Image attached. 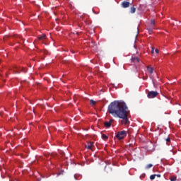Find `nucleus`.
<instances>
[{"instance_id": "9d476101", "label": "nucleus", "mask_w": 181, "mask_h": 181, "mask_svg": "<svg viewBox=\"0 0 181 181\" xmlns=\"http://www.w3.org/2000/svg\"><path fill=\"white\" fill-rule=\"evenodd\" d=\"M136 11V8L134 6L131 7L130 8L131 13H135Z\"/></svg>"}, {"instance_id": "6e6552de", "label": "nucleus", "mask_w": 181, "mask_h": 181, "mask_svg": "<svg viewBox=\"0 0 181 181\" xmlns=\"http://www.w3.org/2000/svg\"><path fill=\"white\" fill-rule=\"evenodd\" d=\"M147 70L150 74H153V67H147Z\"/></svg>"}, {"instance_id": "ddd939ff", "label": "nucleus", "mask_w": 181, "mask_h": 181, "mask_svg": "<svg viewBox=\"0 0 181 181\" xmlns=\"http://www.w3.org/2000/svg\"><path fill=\"white\" fill-rule=\"evenodd\" d=\"M155 177H156V175H151L150 176L151 180H153L155 179Z\"/></svg>"}, {"instance_id": "f8f14e48", "label": "nucleus", "mask_w": 181, "mask_h": 181, "mask_svg": "<svg viewBox=\"0 0 181 181\" xmlns=\"http://www.w3.org/2000/svg\"><path fill=\"white\" fill-rule=\"evenodd\" d=\"M108 139V136L105 135V134H102V139Z\"/></svg>"}, {"instance_id": "0eeeda50", "label": "nucleus", "mask_w": 181, "mask_h": 181, "mask_svg": "<svg viewBox=\"0 0 181 181\" xmlns=\"http://www.w3.org/2000/svg\"><path fill=\"white\" fill-rule=\"evenodd\" d=\"M132 63H139V58L138 57H132Z\"/></svg>"}, {"instance_id": "393cba45", "label": "nucleus", "mask_w": 181, "mask_h": 181, "mask_svg": "<svg viewBox=\"0 0 181 181\" xmlns=\"http://www.w3.org/2000/svg\"><path fill=\"white\" fill-rule=\"evenodd\" d=\"M151 52H152V53H154V52H155V51H154L153 49H152V50H151Z\"/></svg>"}, {"instance_id": "b1692460", "label": "nucleus", "mask_w": 181, "mask_h": 181, "mask_svg": "<svg viewBox=\"0 0 181 181\" xmlns=\"http://www.w3.org/2000/svg\"><path fill=\"white\" fill-rule=\"evenodd\" d=\"M156 176H157V177H160V175H156Z\"/></svg>"}, {"instance_id": "20e7f679", "label": "nucleus", "mask_w": 181, "mask_h": 181, "mask_svg": "<svg viewBox=\"0 0 181 181\" xmlns=\"http://www.w3.org/2000/svg\"><path fill=\"white\" fill-rule=\"evenodd\" d=\"M93 146H94V142L90 141L87 143L85 148H86V149H93Z\"/></svg>"}, {"instance_id": "9b49d317", "label": "nucleus", "mask_w": 181, "mask_h": 181, "mask_svg": "<svg viewBox=\"0 0 181 181\" xmlns=\"http://www.w3.org/2000/svg\"><path fill=\"white\" fill-rule=\"evenodd\" d=\"M90 105H95V101H94V100L91 99L90 100Z\"/></svg>"}, {"instance_id": "4468645a", "label": "nucleus", "mask_w": 181, "mask_h": 181, "mask_svg": "<svg viewBox=\"0 0 181 181\" xmlns=\"http://www.w3.org/2000/svg\"><path fill=\"white\" fill-rule=\"evenodd\" d=\"M152 166H153V165L148 164V165H146V169H151V168H152Z\"/></svg>"}, {"instance_id": "39448f33", "label": "nucleus", "mask_w": 181, "mask_h": 181, "mask_svg": "<svg viewBox=\"0 0 181 181\" xmlns=\"http://www.w3.org/2000/svg\"><path fill=\"white\" fill-rule=\"evenodd\" d=\"M129 1H123L122 3V8H129Z\"/></svg>"}, {"instance_id": "412c9836", "label": "nucleus", "mask_w": 181, "mask_h": 181, "mask_svg": "<svg viewBox=\"0 0 181 181\" xmlns=\"http://www.w3.org/2000/svg\"><path fill=\"white\" fill-rule=\"evenodd\" d=\"M16 39H21V36L19 35H15Z\"/></svg>"}, {"instance_id": "a211bd4d", "label": "nucleus", "mask_w": 181, "mask_h": 181, "mask_svg": "<svg viewBox=\"0 0 181 181\" xmlns=\"http://www.w3.org/2000/svg\"><path fill=\"white\" fill-rule=\"evenodd\" d=\"M80 176H81V175H74V178H75V180H78V177H80Z\"/></svg>"}, {"instance_id": "7ed1b4c3", "label": "nucleus", "mask_w": 181, "mask_h": 181, "mask_svg": "<svg viewBox=\"0 0 181 181\" xmlns=\"http://www.w3.org/2000/svg\"><path fill=\"white\" fill-rule=\"evenodd\" d=\"M159 95V93L158 91H149L147 94L148 98H156V97H158Z\"/></svg>"}, {"instance_id": "f257e3e1", "label": "nucleus", "mask_w": 181, "mask_h": 181, "mask_svg": "<svg viewBox=\"0 0 181 181\" xmlns=\"http://www.w3.org/2000/svg\"><path fill=\"white\" fill-rule=\"evenodd\" d=\"M109 114H112L113 117L121 118V124L122 125H128L129 120L128 119V106L124 101L115 100L108 106Z\"/></svg>"}, {"instance_id": "a878e982", "label": "nucleus", "mask_w": 181, "mask_h": 181, "mask_svg": "<svg viewBox=\"0 0 181 181\" xmlns=\"http://www.w3.org/2000/svg\"><path fill=\"white\" fill-rule=\"evenodd\" d=\"M21 40H23V39H21Z\"/></svg>"}, {"instance_id": "2eb2a0df", "label": "nucleus", "mask_w": 181, "mask_h": 181, "mask_svg": "<svg viewBox=\"0 0 181 181\" xmlns=\"http://www.w3.org/2000/svg\"><path fill=\"white\" fill-rule=\"evenodd\" d=\"M155 20H151V25H152V26H155Z\"/></svg>"}, {"instance_id": "dca6fc26", "label": "nucleus", "mask_w": 181, "mask_h": 181, "mask_svg": "<svg viewBox=\"0 0 181 181\" xmlns=\"http://www.w3.org/2000/svg\"><path fill=\"white\" fill-rule=\"evenodd\" d=\"M148 32L149 35H152V28H148Z\"/></svg>"}, {"instance_id": "f3484780", "label": "nucleus", "mask_w": 181, "mask_h": 181, "mask_svg": "<svg viewBox=\"0 0 181 181\" xmlns=\"http://www.w3.org/2000/svg\"><path fill=\"white\" fill-rule=\"evenodd\" d=\"M165 141H166L167 144H169L170 142V138L168 137V138L165 139Z\"/></svg>"}, {"instance_id": "5701e85b", "label": "nucleus", "mask_w": 181, "mask_h": 181, "mask_svg": "<svg viewBox=\"0 0 181 181\" xmlns=\"http://www.w3.org/2000/svg\"><path fill=\"white\" fill-rule=\"evenodd\" d=\"M15 73H16V74H18V73H21V71H16Z\"/></svg>"}, {"instance_id": "6ab92c4d", "label": "nucleus", "mask_w": 181, "mask_h": 181, "mask_svg": "<svg viewBox=\"0 0 181 181\" xmlns=\"http://www.w3.org/2000/svg\"><path fill=\"white\" fill-rule=\"evenodd\" d=\"M170 181H176V177H171Z\"/></svg>"}, {"instance_id": "1a4fd4ad", "label": "nucleus", "mask_w": 181, "mask_h": 181, "mask_svg": "<svg viewBox=\"0 0 181 181\" xmlns=\"http://www.w3.org/2000/svg\"><path fill=\"white\" fill-rule=\"evenodd\" d=\"M39 40H45L46 39V35L43 34L42 35L38 37Z\"/></svg>"}, {"instance_id": "4be33fe9", "label": "nucleus", "mask_w": 181, "mask_h": 181, "mask_svg": "<svg viewBox=\"0 0 181 181\" xmlns=\"http://www.w3.org/2000/svg\"><path fill=\"white\" fill-rule=\"evenodd\" d=\"M155 52H156V54H158V53H159V49H156Z\"/></svg>"}, {"instance_id": "423d86ee", "label": "nucleus", "mask_w": 181, "mask_h": 181, "mask_svg": "<svg viewBox=\"0 0 181 181\" xmlns=\"http://www.w3.org/2000/svg\"><path fill=\"white\" fill-rule=\"evenodd\" d=\"M112 119H111L110 122H105L104 123L105 127H106L107 128H110V127H111V122H112Z\"/></svg>"}, {"instance_id": "f03ea898", "label": "nucleus", "mask_w": 181, "mask_h": 181, "mask_svg": "<svg viewBox=\"0 0 181 181\" xmlns=\"http://www.w3.org/2000/svg\"><path fill=\"white\" fill-rule=\"evenodd\" d=\"M125 136H127V131L123 130L121 132H118L116 134L115 138H117V139H118V141H121L122 139H124Z\"/></svg>"}, {"instance_id": "aec40b11", "label": "nucleus", "mask_w": 181, "mask_h": 181, "mask_svg": "<svg viewBox=\"0 0 181 181\" xmlns=\"http://www.w3.org/2000/svg\"><path fill=\"white\" fill-rule=\"evenodd\" d=\"M63 172H64V170H62V171H61L60 173H59L57 174V176H60V175H63Z\"/></svg>"}]
</instances>
